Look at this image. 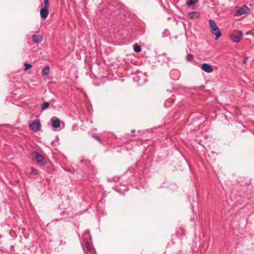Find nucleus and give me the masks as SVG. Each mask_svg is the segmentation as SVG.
Wrapping results in <instances>:
<instances>
[{"mask_svg": "<svg viewBox=\"0 0 254 254\" xmlns=\"http://www.w3.org/2000/svg\"><path fill=\"white\" fill-rule=\"evenodd\" d=\"M250 11V8L246 5H243L238 8L236 11V15L240 16L244 14L247 13Z\"/></svg>", "mask_w": 254, "mask_h": 254, "instance_id": "20e7f679", "label": "nucleus"}, {"mask_svg": "<svg viewBox=\"0 0 254 254\" xmlns=\"http://www.w3.org/2000/svg\"><path fill=\"white\" fill-rule=\"evenodd\" d=\"M192 117H193V115L190 116V118H192Z\"/></svg>", "mask_w": 254, "mask_h": 254, "instance_id": "5701e85b", "label": "nucleus"}, {"mask_svg": "<svg viewBox=\"0 0 254 254\" xmlns=\"http://www.w3.org/2000/svg\"><path fill=\"white\" fill-rule=\"evenodd\" d=\"M24 70H27L31 68L32 65L30 64L25 63H24Z\"/></svg>", "mask_w": 254, "mask_h": 254, "instance_id": "dca6fc26", "label": "nucleus"}, {"mask_svg": "<svg viewBox=\"0 0 254 254\" xmlns=\"http://www.w3.org/2000/svg\"><path fill=\"white\" fill-rule=\"evenodd\" d=\"M92 137L93 138H95V139H96L98 142L102 143L101 139L100 138V137L99 136H98L95 134H92Z\"/></svg>", "mask_w": 254, "mask_h": 254, "instance_id": "f3484780", "label": "nucleus"}, {"mask_svg": "<svg viewBox=\"0 0 254 254\" xmlns=\"http://www.w3.org/2000/svg\"><path fill=\"white\" fill-rule=\"evenodd\" d=\"M247 59H248V57H247L246 56H245L243 58V60L242 61V63L244 64H246V63H247Z\"/></svg>", "mask_w": 254, "mask_h": 254, "instance_id": "6ab92c4d", "label": "nucleus"}, {"mask_svg": "<svg viewBox=\"0 0 254 254\" xmlns=\"http://www.w3.org/2000/svg\"><path fill=\"white\" fill-rule=\"evenodd\" d=\"M52 126L54 128H58L60 126V120L59 119H51Z\"/></svg>", "mask_w": 254, "mask_h": 254, "instance_id": "1a4fd4ad", "label": "nucleus"}, {"mask_svg": "<svg viewBox=\"0 0 254 254\" xmlns=\"http://www.w3.org/2000/svg\"><path fill=\"white\" fill-rule=\"evenodd\" d=\"M135 129H132L131 130V132H133V133L135 132Z\"/></svg>", "mask_w": 254, "mask_h": 254, "instance_id": "412c9836", "label": "nucleus"}, {"mask_svg": "<svg viewBox=\"0 0 254 254\" xmlns=\"http://www.w3.org/2000/svg\"><path fill=\"white\" fill-rule=\"evenodd\" d=\"M243 36V33L241 31L235 30L230 35V39L235 43H238L241 41Z\"/></svg>", "mask_w": 254, "mask_h": 254, "instance_id": "f03ea898", "label": "nucleus"}, {"mask_svg": "<svg viewBox=\"0 0 254 254\" xmlns=\"http://www.w3.org/2000/svg\"><path fill=\"white\" fill-rule=\"evenodd\" d=\"M44 5L45 7H49V0H44Z\"/></svg>", "mask_w": 254, "mask_h": 254, "instance_id": "a211bd4d", "label": "nucleus"}, {"mask_svg": "<svg viewBox=\"0 0 254 254\" xmlns=\"http://www.w3.org/2000/svg\"><path fill=\"white\" fill-rule=\"evenodd\" d=\"M87 248L89 250L90 248V246H88L87 244H86Z\"/></svg>", "mask_w": 254, "mask_h": 254, "instance_id": "4be33fe9", "label": "nucleus"}, {"mask_svg": "<svg viewBox=\"0 0 254 254\" xmlns=\"http://www.w3.org/2000/svg\"><path fill=\"white\" fill-rule=\"evenodd\" d=\"M209 25L211 28V31L213 35L216 36L215 40H218L222 35L218 27L216 25L215 22L212 19L209 20Z\"/></svg>", "mask_w": 254, "mask_h": 254, "instance_id": "f257e3e1", "label": "nucleus"}, {"mask_svg": "<svg viewBox=\"0 0 254 254\" xmlns=\"http://www.w3.org/2000/svg\"><path fill=\"white\" fill-rule=\"evenodd\" d=\"M133 49H134V51L137 53H138L141 51L140 47L138 45H137V44H134L133 45Z\"/></svg>", "mask_w": 254, "mask_h": 254, "instance_id": "4468645a", "label": "nucleus"}, {"mask_svg": "<svg viewBox=\"0 0 254 254\" xmlns=\"http://www.w3.org/2000/svg\"><path fill=\"white\" fill-rule=\"evenodd\" d=\"M193 58V55L191 54H188L186 56V60L188 62H190Z\"/></svg>", "mask_w": 254, "mask_h": 254, "instance_id": "2eb2a0df", "label": "nucleus"}, {"mask_svg": "<svg viewBox=\"0 0 254 254\" xmlns=\"http://www.w3.org/2000/svg\"><path fill=\"white\" fill-rule=\"evenodd\" d=\"M32 38L33 41L36 43H39L42 41L43 39V35L41 34L36 35L33 34L32 35Z\"/></svg>", "mask_w": 254, "mask_h": 254, "instance_id": "0eeeda50", "label": "nucleus"}, {"mask_svg": "<svg viewBox=\"0 0 254 254\" xmlns=\"http://www.w3.org/2000/svg\"><path fill=\"white\" fill-rule=\"evenodd\" d=\"M50 71V67L49 65L46 66L42 71V75L44 77H48Z\"/></svg>", "mask_w": 254, "mask_h": 254, "instance_id": "9d476101", "label": "nucleus"}, {"mask_svg": "<svg viewBox=\"0 0 254 254\" xmlns=\"http://www.w3.org/2000/svg\"><path fill=\"white\" fill-rule=\"evenodd\" d=\"M31 170H32V171H31L32 172L36 171V170L33 167L31 168Z\"/></svg>", "mask_w": 254, "mask_h": 254, "instance_id": "aec40b11", "label": "nucleus"}, {"mask_svg": "<svg viewBox=\"0 0 254 254\" xmlns=\"http://www.w3.org/2000/svg\"><path fill=\"white\" fill-rule=\"evenodd\" d=\"M199 13L196 11H193L189 13L188 16L190 19L197 18L199 16Z\"/></svg>", "mask_w": 254, "mask_h": 254, "instance_id": "9b49d317", "label": "nucleus"}, {"mask_svg": "<svg viewBox=\"0 0 254 254\" xmlns=\"http://www.w3.org/2000/svg\"><path fill=\"white\" fill-rule=\"evenodd\" d=\"M41 127V125L39 120L35 121L32 124L29 125V128L34 131H39Z\"/></svg>", "mask_w": 254, "mask_h": 254, "instance_id": "39448f33", "label": "nucleus"}, {"mask_svg": "<svg viewBox=\"0 0 254 254\" xmlns=\"http://www.w3.org/2000/svg\"><path fill=\"white\" fill-rule=\"evenodd\" d=\"M201 68L207 72H211L213 71V67L209 64L204 63L202 64Z\"/></svg>", "mask_w": 254, "mask_h": 254, "instance_id": "6e6552de", "label": "nucleus"}, {"mask_svg": "<svg viewBox=\"0 0 254 254\" xmlns=\"http://www.w3.org/2000/svg\"><path fill=\"white\" fill-rule=\"evenodd\" d=\"M49 107V103L48 102H44L41 105V109H42V111H44V110H46Z\"/></svg>", "mask_w": 254, "mask_h": 254, "instance_id": "f8f14e48", "label": "nucleus"}, {"mask_svg": "<svg viewBox=\"0 0 254 254\" xmlns=\"http://www.w3.org/2000/svg\"><path fill=\"white\" fill-rule=\"evenodd\" d=\"M197 2L198 0H188L187 4L189 6H190L195 3H196Z\"/></svg>", "mask_w": 254, "mask_h": 254, "instance_id": "ddd939ff", "label": "nucleus"}, {"mask_svg": "<svg viewBox=\"0 0 254 254\" xmlns=\"http://www.w3.org/2000/svg\"><path fill=\"white\" fill-rule=\"evenodd\" d=\"M32 156L40 165L43 166L46 164V160L38 152H33Z\"/></svg>", "mask_w": 254, "mask_h": 254, "instance_id": "7ed1b4c3", "label": "nucleus"}, {"mask_svg": "<svg viewBox=\"0 0 254 254\" xmlns=\"http://www.w3.org/2000/svg\"><path fill=\"white\" fill-rule=\"evenodd\" d=\"M49 7H44L40 10V16L42 18H46L49 14Z\"/></svg>", "mask_w": 254, "mask_h": 254, "instance_id": "423d86ee", "label": "nucleus"}]
</instances>
